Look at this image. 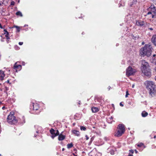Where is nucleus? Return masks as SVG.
<instances>
[{
  "mask_svg": "<svg viewBox=\"0 0 156 156\" xmlns=\"http://www.w3.org/2000/svg\"><path fill=\"white\" fill-rule=\"evenodd\" d=\"M59 135V133L58 131V130H56V132H55V135H53V136H51V137L52 139H54V138L56 136Z\"/></svg>",
  "mask_w": 156,
  "mask_h": 156,
  "instance_id": "obj_18",
  "label": "nucleus"
},
{
  "mask_svg": "<svg viewBox=\"0 0 156 156\" xmlns=\"http://www.w3.org/2000/svg\"><path fill=\"white\" fill-rule=\"evenodd\" d=\"M7 83H9V80H8L7 81Z\"/></svg>",
  "mask_w": 156,
  "mask_h": 156,
  "instance_id": "obj_39",
  "label": "nucleus"
},
{
  "mask_svg": "<svg viewBox=\"0 0 156 156\" xmlns=\"http://www.w3.org/2000/svg\"><path fill=\"white\" fill-rule=\"evenodd\" d=\"M15 2H14L12 1L11 2V5H14Z\"/></svg>",
  "mask_w": 156,
  "mask_h": 156,
  "instance_id": "obj_28",
  "label": "nucleus"
},
{
  "mask_svg": "<svg viewBox=\"0 0 156 156\" xmlns=\"http://www.w3.org/2000/svg\"><path fill=\"white\" fill-rule=\"evenodd\" d=\"M2 108H3H3H4V107H2Z\"/></svg>",
  "mask_w": 156,
  "mask_h": 156,
  "instance_id": "obj_48",
  "label": "nucleus"
},
{
  "mask_svg": "<svg viewBox=\"0 0 156 156\" xmlns=\"http://www.w3.org/2000/svg\"><path fill=\"white\" fill-rule=\"evenodd\" d=\"M128 156H133V155L132 154H129Z\"/></svg>",
  "mask_w": 156,
  "mask_h": 156,
  "instance_id": "obj_40",
  "label": "nucleus"
},
{
  "mask_svg": "<svg viewBox=\"0 0 156 156\" xmlns=\"http://www.w3.org/2000/svg\"><path fill=\"white\" fill-rule=\"evenodd\" d=\"M2 108H3H3H4V107H2Z\"/></svg>",
  "mask_w": 156,
  "mask_h": 156,
  "instance_id": "obj_49",
  "label": "nucleus"
},
{
  "mask_svg": "<svg viewBox=\"0 0 156 156\" xmlns=\"http://www.w3.org/2000/svg\"><path fill=\"white\" fill-rule=\"evenodd\" d=\"M16 15L17 16H22L23 15L21 12L20 11H18L16 13Z\"/></svg>",
  "mask_w": 156,
  "mask_h": 156,
  "instance_id": "obj_21",
  "label": "nucleus"
},
{
  "mask_svg": "<svg viewBox=\"0 0 156 156\" xmlns=\"http://www.w3.org/2000/svg\"><path fill=\"white\" fill-rule=\"evenodd\" d=\"M149 29L151 30H153V29L152 28H149Z\"/></svg>",
  "mask_w": 156,
  "mask_h": 156,
  "instance_id": "obj_34",
  "label": "nucleus"
},
{
  "mask_svg": "<svg viewBox=\"0 0 156 156\" xmlns=\"http://www.w3.org/2000/svg\"><path fill=\"white\" fill-rule=\"evenodd\" d=\"M141 70L142 73L146 76L150 77L151 76V72L148 63L144 60H141Z\"/></svg>",
  "mask_w": 156,
  "mask_h": 156,
  "instance_id": "obj_1",
  "label": "nucleus"
},
{
  "mask_svg": "<svg viewBox=\"0 0 156 156\" xmlns=\"http://www.w3.org/2000/svg\"><path fill=\"white\" fill-rule=\"evenodd\" d=\"M144 83L151 94L152 95V94H154L156 92L155 86L152 82L147 81Z\"/></svg>",
  "mask_w": 156,
  "mask_h": 156,
  "instance_id": "obj_3",
  "label": "nucleus"
},
{
  "mask_svg": "<svg viewBox=\"0 0 156 156\" xmlns=\"http://www.w3.org/2000/svg\"><path fill=\"white\" fill-rule=\"evenodd\" d=\"M14 69L17 68L19 69H20L21 68V66L20 65H17L16 63L14 66Z\"/></svg>",
  "mask_w": 156,
  "mask_h": 156,
  "instance_id": "obj_13",
  "label": "nucleus"
},
{
  "mask_svg": "<svg viewBox=\"0 0 156 156\" xmlns=\"http://www.w3.org/2000/svg\"><path fill=\"white\" fill-rule=\"evenodd\" d=\"M14 115V113L11 112L8 116L7 119V121L10 124H16L18 122L17 120L16 119Z\"/></svg>",
  "mask_w": 156,
  "mask_h": 156,
  "instance_id": "obj_4",
  "label": "nucleus"
},
{
  "mask_svg": "<svg viewBox=\"0 0 156 156\" xmlns=\"http://www.w3.org/2000/svg\"><path fill=\"white\" fill-rule=\"evenodd\" d=\"M0 28H2V27L0 23Z\"/></svg>",
  "mask_w": 156,
  "mask_h": 156,
  "instance_id": "obj_36",
  "label": "nucleus"
},
{
  "mask_svg": "<svg viewBox=\"0 0 156 156\" xmlns=\"http://www.w3.org/2000/svg\"><path fill=\"white\" fill-rule=\"evenodd\" d=\"M62 151H64V148H63L62 149Z\"/></svg>",
  "mask_w": 156,
  "mask_h": 156,
  "instance_id": "obj_44",
  "label": "nucleus"
},
{
  "mask_svg": "<svg viewBox=\"0 0 156 156\" xmlns=\"http://www.w3.org/2000/svg\"><path fill=\"white\" fill-rule=\"evenodd\" d=\"M5 74L3 71H0V80L2 81L4 80L5 76Z\"/></svg>",
  "mask_w": 156,
  "mask_h": 156,
  "instance_id": "obj_9",
  "label": "nucleus"
},
{
  "mask_svg": "<svg viewBox=\"0 0 156 156\" xmlns=\"http://www.w3.org/2000/svg\"><path fill=\"white\" fill-rule=\"evenodd\" d=\"M144 146V144L142 143H140L137 145V146L138 147H141L142 146Z\"/></svg>",
  "mask_w": 156,
  "mask_h": 156,
  "instance_id": "obj_24",
  "label": "nucleus"
},
{
  "mask_svg": "<svg viewBox=\"0 0 156 156\" xmlns=\"http://www.w3.org/2000/svg\"><path fill=\"white\" fill-rule=\"evenodd\" d=\"M73 134H75L76 135L79 136L80 135V133L79 131L74 130H73Z\"/></svg>",
  "mask_w": 156,
  "mask_h": 156,
  "instance_id": "obj_15",
  "label": "nucleus"
},
{
  "mask_svg": "<svg viewBox=\"0 0 156 156\" xmlns=\"http://www.w3.org/2000/svg\"><path fill=\"white\" fill-rule=\"evenodd\" d=\"M91 110L93 112H96L99 111L98 108L96 107H92Z\"/></svg>",
  "mask_w": 156,
  "mask_h": 156,
  "instance_id": "obj_14",
  "label": "nucleus"
},
{
  "mask_svg": "<svg viewBox=\"0 0 156 156\" xmlns=\"http://www.w3.org/2000/svg\"><path fill=\"white\" fill-rule=\"evenodd\" d=\"M36 132H37V133H38V131H37Z\"/></svg>",
  "mask_w": 156,
  "mask_h": 156,
  "instance_id": "obj_46",
  "label": "nucleus"
},
{
  "mask_svg": "<svg viewBox=\"0 0 156 156\" xmlns=\"http://www.w3.org/2000/svg\"><path fill=\"white\" fill-rule=\"evenodd\" d=\"M80 129L81 130L83 131H85L86 129V128L83 126H80Z\"/></svg>",
  "mask_w": 156,
  "mask_h": 156,
  "instance_id": "obj_23",
  "label": "nucleus"
},
{
  "mask_svg": "<svg viewBox=\"0 0 156 156\" xmlns=\"http://www.w3.org/2000/svg\"><path fill=\"white\" fill-rule=\"evenodd\" d=\"M65 138V136L62 134H61L59 135L58 137V140L59 141L62 140H64Z\"/></svg>",
  "mask_w": 156,
  "mask_h": 156,
  "instance_id": "obj_12",
  "label": "nucleus"
},
{
  "mask_svg": "<svg viewBox=\"0 0 156 156\" xmlns=\"http://www.w3.org/2000/svg\"><path fill=\"white\" fill-rule=\"evenodd\" d=\"M136 24L139 26H143L145 25V23L143 21L138 20L136 21Z\"/></svg>",
  "mask_w": 156,
  "mask_h": 156,
  "instance_id": "obj_7",
  "label": "nucleus"
},
{
  "mask_svg": "<svg viewBox=\"0 0 156 156\" xmlns=\"http://www.w3.org/2000/svg\"><path fill=\"white\" fill-rule=\"evenodd\" d=\"M156 138V136H154V138Z\"/></svg>",
  "mask_w": 156,
  "mask_h": 156,
  "instance_id": "obj_43",
  "label": "nucleus"
},
{
  "mask_svg": "<svg viewBox=\"0 0 156 156\" xmlns=\"http://www.w3.org/2000/svg\"><path fill=\"white\" fill-rule=\"evenodd\" d=\"M33 110H37L39 109V107L38 105L37 104H35L33 105Z\"/></svg>",
  "mask_w": 156,
  "mask_h": 156,
  "instance_id": "obj_16",
  "label": "nucleus"
},
{
  "mask_svg": "<svg viewBox=\"0 0 156 156\" xmlns=\"http://www.w3.org/2000/svg\"><path fill=\"white\" fill-rule=\"evenodd\" d=\"M118 129L124 132L125 131V128L124 125L123 124H119L118 126Z\"/></svg>",
  "mask_w": 156,
  "mask_h": 156,
  "instance_id": "obj_10",
  "label": "nucleus"
},
{
  "mask_svg": "<svg viewBox=\"0 0 156 156\" xmlns=\"http://www.w3.org/2000/svg\"><path fill=\"white\" fill-rule=\"evenodd\" d=\"M134 84H133L132 86V87L134 88Z\"/></svg>",
  "mask_w": 156,
  "mask_h": 156,
  "instance_id": "obj_38",
  "label": "nucleus"
},
{
  "mask_svg": "<svg viewBox=\"0 0 156 156\" xmlns=\"http://www.w3.org/2000/svg\"><path fill=\"white\" fill-rule=\"evenodd\" d=\"M50 133L51 134L52 136L55 135V130L53 129H51L50 130Z\"/></svg>",
  "mask_w": 156,
  "mask_h": 156,
  "instance_id": "obj_17",
  "label": "nucleus"
},
{
  "mask_svg": "<svg viewBox=\"0 0 156 156\" xmlns=\"http://www.w3.org/2000/svg\"><path fill=\"white\" fill-rule=\"evenodd\" d=\"M155 55H153V57H155Z\"/></svg>",
  "mask_w": 156,
  "mask_h": 156,
  "instance_id": "obj_42",
  "label": "nucleus"
},
{
  "mask_svg": "<svg viewBox=\"0 0 156 156\" xmlns=\"http://www.w3.org/2000/svg\"><path fill=\"white\" fill-rule=\"evenodd\" d=\"M111 154H114V152L113 151H111Z\"/></svg>",
  "mask_w": 156,
  "mask_h": 156,
  "instance_id": "obj_29",
  "label": "nucleus"
},
{
  "mask_svg": "<svg viewBox=\"0 0 156 156\" xmlns=\"http://www.w3.org/2000/svg\"><path fill=\"white\" fill-rule=\"evenodd\" d=\"M124 132L121 131L120 130L118 129L117 133L115 134V136L119 137L122 136V135L124 133Z\"/></svg>",
  "mask_w": 156,
  "mask_h": 156,
  "instance_id": "obj_8",
  "label": "nucleus"
},
{
  "mask_svg": "<svg viewBox=\"0 0 156 156\" xmlns=\"http://www.w3.org/2000/svg\"><path fill=\"white\" fill-rule=\"evenodd\" d=\"M120 105L121 106H122H122H123V104H122V103H120Z\"/></svg>",
  "mask_w": 156,
  "mask_h": 156,
  "instance_id": "obj_33",
  "label": "nucleus"
},
{
  "mask_svg": "<svg viewBox=\"0 0 156 156\" xmlns=\"http://www.w3.org/2000/svg\"><path fill=\"white\" fill-rule=\"evenodd\" d=\"M152 49V47L151 45L149 44H146L144 47L140 49V54L141 56H143L145 55L149 56L151 54Z\"/></svg>",
  "mask_w": 156,
  "mask_h": 156,
  "instance_id": "obj_2",
  "label": "nucleus"
},
{
  "mask_svg": "<svg viewBox=\"0 0 156 156\" xmlns=\"http://www.w3.org/2000/svg\"><path fill=\"white\" fill-rule=\"evenodd\" d=\"M156 9V8L154 5H151L149 8V9Z\"/></svg>",
  "mask_w": 156,
  "mask_h": 156,
  "instance_id": "obj_25",
  "label": "nucleus"
},
{
  "mask_svg": "<svg viewBox=\"0 0 156 156\" xmlns=\"http://www.w3.org/2000/svg\"><path fill=\"white\" fill-rule=\"evenodd\" d=\"M80 103H81L80 101H79V104H80Z\"/></svg>",
  "mask_w": 156,
  "mask_h": 156,
  "instance_id": "obj_41",
  "label": "nucleus"
},
{
  "mask_svg": "<svg viewBox=\"0 0 156 156\" xmlns=\"http://www.w3.org/2000/svg\"><path fill=\"white\" fill-rule=\"evenodd\" d=\"M4 31L5 32V34H6V35H5V36H6V37H7V39H8V35L9 34V33L8 32V31L5 30H4Z\"/></svg>",
  "mask_w": 156,
  "mask_h": 156,
  "instance_id": "obj_22",
  "label": "nucleus"
},
{
  "mask_svg": "<svg viewBox=\"0 0 156 156\" xmlns=\"http://www.w3.org/2000/svg\"><path fill=\"white\" fill-rule=\"evenodd\" d=\"M151 41L156 46V34L152 36Z\"/></svg>",
  "mask_w": 156,
  "mask_h": 156,
  "instance_id": "obj_11",
  "label": "nucleus"
},
{
  "mask_svg": "<svg viewBox=\"0 0 156 156\" xmlns=\"http://www.w3.org/2000/svg\"><path fill=\"white\" fill-rule=\"evenodd\" d=\"M135 71V69H133L130 66H129L126 70V74L128 76H130L133 75Z\"/></svg>",
  "mask_w": 156,
  "mask_h": 156,
  "instance_id": "obj_5",
  "label": "nucleus"
},
{
  "mask_svg": "<svg viewBox=\"0 0 156 156\" xmlns=\"http://www.w3.org/2000/svg\"><path fill=\"white\" fill-rule=\"evenodd\" d=\"M73 154L74 156H75V155L74 154V153H73Z\"/></svg>",
  "mask_w": 156,
  "mask_h": 156,
  "instance_id": "obj_45",
  "label": "nucleus"
},
{
  "mask_svg": "<svg viewBox=\"0 0 156 156\" xmlns=\"http://www.w3.org/2000/svg\"><path fill=\"white\" fill-rule=\"evenodd\" d=\"M153 1L154 3L156 4V0H153Z\"/></svg>",
  "mask_w": 156,
  "mask_h": 156,
  "instance_id": "obj_32",
  "label": "nucleus"
},
{
  "mask_svg": "<svg viewBox=\"0 0 156 156\" xmlns=\"http://www.w3.org/2000/svg\"><path fill=\"white\" fill-rule=\"evenodd\" d=\"M132 5H130V6H132Z\"/></svg>",
  "mask_w": 156,
  "mask_h": 156,
  "instance_id": "obj_47",
  "label": "nucleus"
},
{
  "mask_svg": "<svg viewBox=\"0 0 156 156\" xmlns=\"http://www.w3.org/2000/svg\"><path fill=\"white\" fill-rule=\"evenodd\" d=\"M149 12L147 13V15L151 14L152 18H156V9H149Z\"/></svg>",
  "mask_w": 156,
  "mask_h": 156,
  "instance_id": "obj_6",
  "label": "nucleus"
},
{
  "mask_svg": "<svg viewBox=\"0 0 156 156\" xmlns=\"http://www.w3.org/2000/svg\"><path fill=\"white\" fill-rule=\"evenodd\" d=\"M15 27L17 28V31L18 32H19L20 31V28L19 27L17 26H15Z\"/></svg>",
  "mask_w": 156,
  "mask_h": 156,
  "instance_id": "obj_26",
  "label": "nucleus"
},
{
  "mask_svg": "<svg viewBox=\"0 0 156 156\" xmlns=\"http://www.w3.org/2000/svg\"><path fill=\"white\" fill-rule=\"evenodd\" d=\"M147 115V113L145 112H143L142 113V116L143 117H146Z\"/></svg>",
  "mask_w": 156,
  "mask_h": 156,
  "instance_id": "obj_19",
  "label": "nucleus"
},
{
  "mask_svg": "<svg viewBox=\"0 0 156 156\" xmlns=\"http://www.w3.org/2000/svg\"><path fill=\"white\" fill-rule=\"evenodd\" d=\"M23 44V42H19V44L20 45H22Z\"/></svg>",
  "mask_w": 156,
  "mask_h": 156,
  "instance_id": "obj_30",
  "label": "nucleus"
},
{
  "mask_svg": "<svg viewBox=\"0 0 156 156\" xmlns=\"http://www.w3.org/2000/svg\"><path fill=\"white\" fill-rule=\"evenodd\" d=\"M126 95L125 97H126V98L127 97L128 95L129 94L128 93V91H126Z\"/></svg>",
  "mask_w": 156,
  "mask_h": 156,
  "instance_id": "obj_27",
  "label": "nucleus"
},
{
  "mask_svg": "<svg viewBox=\"0 0 156 156\" xmlns=\"http://www.w3.org/2000/svg\"><path fill=\"white\" fill-rule=\"evenodd\" d=\"M73 146V144L72 143L68 144L67 145V147L68 148H70Z\"/></svg>",
  "mask_w": 156,
  "mask_h": 156,
  "instance_id": "obj_20",
  "label": "nucleus"
},
{
  "mask_svg": "<svg viewBox=\"0 0 156 156\" xmlns=\"http://www.w3.org/2000/svg\"><path fill=\"white\" fill-rule=\"evenodd\" d=\"M111 88V87H110V86H109L108 87V90H110V89Z\"/></svg>",
  "mask_w": 156,
  "mask_h": 156,
  "instance_id": "obj_37",
  "label": "nucleus"
},
{
  "mask_svg": "<svg viewBox=\"0 0 156 156\" xmlns=\"http://www.w3.org/2000/svg\"><path fill=\"white\" fill-rule=\"evenodd\" d=\"M86 137V140H88L89 138L88 137V136L87 135H86L85 136Z\"/></svg>",
  "mask_w": 156,
  "mask_h": 156,
  "instance_id": "obj_31",
  "label": "nucleus"
},
{
  "mask_svg": "<svg viewBox=\"0 0 156 156\" xmlns=\"http://www.w3.org/2000/svg\"><path fill=\"white\" fill-rule=\"evenodd\" d=\"M74 156H77V155H75Z\"/></svg>",
  "mask_w": 156,
  "mask_h": 156,
  "instance_id": "obj_50",
  "label": "nucleus"
},
{
  "mask_svg": "<svg viewBox=\"0 0 156 156\" xmlns=\"http://www.w3.org/2000/svg\"><path fill=\"white\" fill-rule=\"evenodd\" d=\"M130 151L132 153H133V150H130Z\"/></svg>",
  "mask_w": 156,
  "mask_h": 156,
  "instance_id": "obj_35",
  "label": "nucleus"
}]
</instances>
